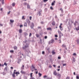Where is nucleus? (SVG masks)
<instances>
[{"instance_id":"obj_1","label":"nucleus","mask_w":79,"mask_h":79,"mask_svg":"<svg viewBox=\"0 0 79 79\" xmlns=\"http://www.w3.org/2000/svg\"><path fill=\"white\" fill-rule=\"evenodd\" d=\"M24 43H25L24 44H25L24 46H23L22 47L23 49L25 50V53H29L30 52V51L29 50L27 49L26 50V48H29V44H26V42H27V40H25L24 41H23Z\"/></svg>"},{"instance_id":"obj_2","label":"nucleus","mask_w":79,"mask_h":79,"mask_svg":"<svg viewBox=\"0 0 79 79\" xmlns=\"http://www.w3.org/2000/svg\"><path fill=\"white\" fill-rule=\"evenodd\" d=\"M16 71V70H14L13 73L12 74V77H14V78H15V74H16V76H18V74H17V73H15Z\"/></svg>"},{"instance_id":"obj_3","label":"nucleus","mask_w":79,"mask_h":79,"mask_svg":"<svg viewBox=\"0 0 79 79\" xmlns=\"http://www.w3.org/2000/svg\"><path fill=\"white\" fill-rule=\"evenodd\" d=\"M61 74H58L57 75V78L58 79H61Z\"/></svg>"},{"instance_id":"obj_4","label":"nucleus","mask_w":79,"mask_h":79,"mask_svg":"<svg viewBox=\"0 0 79 79\" xmlns=\"http://www.w3.org/2000/svg\"><path fill=\"white\" fill-rule=\"evenodd\" d=\"M58 33L60 35V36L61 35L62 36H63V34L61 33V32L60 31H58Z\"/></svg>"},{"instance_id":"obj_5","label":"nucleus","mask_w":79,"mask_h":79,"mask_svg":"<svg viewBox=\"0 0 79 79\" xmlns=\"http://www.w3.org/2000/svg\"><path fill=\"white\" fill-rule=\"evenodd\" d=\"M53 74H54V76H56L58 75V74L57 73H56V71H54Z\"/></svg>"},{"instance_id":"obj_6","label":"nucleus","mask_w":79,"mask_h":79,"mask_svg":"<svg viewBox=\"0 0 79 79\" xmlns=\"http://www.w3.org/2000/svg\"><path fill=\"white\" fill-rule=\"evenodd\" d=\"M34 26V25L33 23H32V25L31 26V29H33Z\"/></svg>"},{"instance_id":"obj_7","label":"nucleus","mask_w":79,"mask_h":79,"mask_svg":"<svg viewBox=\"0 0 79 79\" xmlns=\"http://www.w3.org/2000/svg\"><path fill=\"white\" fill-rule=\"evenodd\" d=\"M27 22L28 23V25H29V24H30V23H31V21H29V20L28 19H27Z\"/></svg>"},{"instance_id":"obj_8","label":"nucleus","mask_w":79,"mask_h":79,"mask_svg":"<svg viewBox=\"0 0 79 79\" xmlns=\"http://www.w3.org/2000/svg\"><path fill=\"white\" fill-rule=\"evenodd\" d=\"M47 30H48V31H52V28L50 27H49L48 28H47Z\"/></svg>"},{"instance_id":"obj_9","label":"nucleus","mask_w":79,"mask_h":79,"mask_svg":"<svg viewBox=\"0 0 79 79\" xmlns=\"http://www.w3.org/2000/svg\"><path fill=\"white\" fill-rule=\"evenodd\" d=\"M20 73H22V74H25L26 72L25 71H24L23 70H22L21 71Z\"/></svg>"},{"instance_id":"obj_10","label":"nucleus","mask_w":79,"mask_h":79,"mask_svg":"<svg viewBox=\"0 0 79 79\" xmlns=\"http://www.w3.org/2000/svg\"><path fill=\"white\" fill-rule=\"evenodd\" d=\"M19 33H20V34H21V33H22V32H23V30H22V29H20L19 30Z\"/></svg>"},{"instance_id":"obj_11","label":"nucleus","mask_w":79,"mask_h":79,"mask_svg":"<svg viewBox=\"0 0 79 79\" xmlns=\"http://www.w3.org/2000/svg\"><path fill=\"white\" fill-rule=\"evenodd\" d=\"M38 75L39 77H41L42 76V74L40 73H38Z\"/></svg>"},{"instance_id":"obj_12","label":"nucleus","mask_w":79,"mask_h":79,"mask_svg":"<svg viewBox=\"0 0 79 79\" xmlns=\"http://www.w3.org/2000/svg\"><path fill=\"white\" fill-rule=\"evenodd\" d=\"M59 27L61 31H63V28H62V27H61V26H59Z\"/></svg>"},{"instance_id":"obj_13","label":"nucleus","mask_w":79,"mask_h":79,"mask_svg":"<svg viewBox=\"0 0 79 79\" xmlns=\"http://www.w3.org/2000/svg\"><path fill=\"white\" fill-rule=\"evenodd\" d=\"M60 10L62 13H63V9H62V8L60 9Z\"/></svg>"},{"instance_id":"obj_14","label":"nucleus","mask_w":79,"mask_h":79,"mask_svg":"<svg viewBox=\"0 0 79 79\" xmlns=\"http://www.w3.org/2000/svg\"><path fill=\"white\" fill-rule=\"evenodd\" d=\"M21 59H19L18 63H19V64L20 62H21Z\"/></svg>"},{"instance_id":"obj_15","label":"nucleus","mask_w":79,"mask_h":79,"mask_svg":"<svg viewBox=\"0 0 79 79\" xmlns=\"http://www.w3.org/2000/svg\"><path fill=\"white\" fill-rule=\"evenodd\" d=\"M24 26H25V27H27V23H25Z\"/></svg>"},{"instance_id":"obj_16","label":"nucleus","mask_w":79,"mask_h":79,"mask_svg":"<svg viewBox=\"0 0 79 79\" xmlns=\"http://www.w3.org/2000/svg\"><path fill=\"white\" fill-rule=\"evenodd\" d=\"M14 50H17V48H18V47H17L15 46L14 47Z\"/></svg>"},{"instance_id":"obj_17","label":"nucleus","mask_w":79,"mask_h":79,"mask_svg":"<svg viewBox=\"0 0 79 79\" xmlns=\"http://www.w3.org/2000/svg\"><path fill=\"white\" fill-rule=\"evenodd\" d=\"M31 66H32V69H35V68L34 67V66H33V65H32Z\"/></svg>"},{"instance_id":"obj_18","label":"nucleus","mask_w":79,"mask_h":79,"mask_svg":"<svg viewBox=\"0 0 79 79\" xmlns=\"http://www.w3.org/2000/svg\"><path fill=\"white\" fill-rule=\"evenodd\" d=\"M76 29L77 31H79V26H78L77 28L76 27Z\"/></svg>"},{"instance_id":"obj_19","label":"nucleus","mask_w":79,"mask_h":79,"mask_svg":"<svg viewBox=\"0 0 79 79\" xmlns=\"http://www.w3.org/2000/svg\"><path fill=\"white\" fill-rule=\"evenodd\" d=\"M52 53L53 55H54V54H55V53H56L55 52V51H54V50L52 51Z\"/></svg>"},{"instance_id":"obj_20","label":"nucleus","mask_w":79,"mask_h":79,"mask_svg":"<svg viewBox=\"0 0 79 79\" xmlns=\"http://www.w3.org/2000/svg\"><path fill=\"white\" fill-rule=\"evenodd\" d=\"M52 24L53 26H55V22H53L52 23Z\"/></svg>"},{"instance_id":"obj_21","label":"nucleus","mask_w":79,"mask_h":79,"mask_svg":"<svg viewBox=\"0 0 79 79\" xmlns=\"http://www.w3.org/2000/svg\"><path fill=\"white\" fill-rule=\"evenodd\" d=\"M10 23H14V20H10Z\"/></svg>"},{"instance_id":"obj_22","label":"nucleus","mask_w":79,"mask_h":79,"mask_svg":"<svg viewBox=\"0 0 79 79\" xmlns=\"http://www.w3.org/2000/svg\"><path fill=\"white\" fill-rule=\"evenodd\" d=\"M27 8L29 9L30 8V6L29 4H27Z\"/></svg>"},{"instance_id":"obj_23","label":"nucleus","mask_w":79,"mask_h":79,"mask_svg":"<svg viewBox=\"0 0 79 79\" xmlns=\"http://www.w3.org/2000/svg\"><path fill=\"white\" fill-rule=\"evenodd\" d=\"M41 11H42V10L39 11V16H41V13H40V12H41Z\"/></svg>"},{"instance_id":"obj_24","label":"nucleus","mask_w":79,"mask_h":79,"mask_svg":"<svg viewBox=\"0 0 79 79\" xmlns=\"http://www.w3.org/2000/svg\"><path fill=\"white\" fill-rule=\"evenodd\" d=\"M2 5H3V4H4V0H2Z\"/></svg>"},{"instance_id":"obj_25","label":"nucleus","mask_w":79,"mask_h":79,"mask_svg":"<svg viewBox=\"0 0 79 79\" xmlns=\"http://www.w3.org/2000/svg\"><path fill=\"white\" fill-rule=\"evenodd\" d=\"M12 6H14L15 5V3H13L12 4Z\"/></svg>"},{"instance_id":"obj_26","label":"nucleus","mask_w":79,"mask_h":79,"mask_svg":"<svg viewBox=\"0 0 79 79\" xmlns=\"http://www.w3.org/2000/svg\"><path fill=\"white\" fill-rule=\"evenodd\" d=\"M10 52L11 53H13L14 52V51L13 50H10Z\"/></svg>"},{"instance_id":"obj_27","label":"nucleus","mask_w":79,"mask_h":79,"mask_svg":"<svg viewBox=\"0 0 79 79\" xmlns=\"http://www.w3.org/2000/svg\"><path fill=\"white\" fill-rule=\"evenodd\" d=\"M36 37H39V35L38 34H36Z\"/></svg>"},{"instance_id":"obj_28","label":"nucleus","mask_w":79,"mask_h":79,"mask_svg":"<svg viewBox=\"0 0 79 79\" xmlns=\"http://www.w3.org/2000/svg\"><path fill=\"white\" fill-rule=\"evenodd\" d=\"M77 23V21H75V23H74V26H76V24Z\"/></svg>"},{"instance_id":"obj_29","label":"nucleus","mask_w":79,"mask_h":79,"mask_svg":"<svg viewBox=\"0 0 79 79\" xmlns=\"http://www.w3.org/2000/svg\"><path fill=\"white\" fill-rule=\"evenodd\" d=\"M77 44H79V39H78L77 40Z\"/></svg>"},{"instance_id":"obj_30","label":"nucleus","mask_w":79,"mask_h":79,"mask_svg":"<svg viewBox=\"0 0 79 79\" xmlns=\"http://www.w3.org/2000/svg\"><path fill=\"white\" fill-rule=\"evenodd\" d=\"M4 65H5L6 66H7V64L6 63V62H5L4 64Z\"/></svg>"},{"instance_id":"obj_31","label":"nucleus","mask_w":79,"mask_h":79,"mask_svg":"<svg viewBox=\"0 0 79 79\" xmlns=\"http://www.w3.org/2000/svg\"><path fill=\"white\" fill-rule=\"evenodd\" d=\"M75 58H73V62H75Z\"/></svg>"},{"instance_id":"obj_32","label":"nucleus","mask_w":79,"mask_h":79,"mask_svg":"<svg viewBox=\"0 0 79 79\" xmlns=\"http://www.w3.org/2000/svg\"><path fill=\"white\" fill-rule=\"evenodd\" d=\"M26 19L24 18V16H23L22 17V19Z\"/></svg>"},{"instance_id":"obj_33","label":"nucleus","mask_w":79,"mask_h":79,"mask_svg":"<svg viewBox=\"0 0 79 79\" xmlns=\"http://www.w3.org/2000/svg\"><path fill=\"white\" fill-rule=\"evenodd\" d=\"M65 79H70V77H67Z\"/></svg>"},{"instance_id":"obj_34","label":"nucleus","mask_w":79,"mask_h":79,"mask_svg":"<svg viewBox=\"0 0 79 79\" xmlns=\"http://www.w3.org/2000/svg\"><path fill=\"white\" fill-rule=\"evenodd\" d=\"M62 47H66V45H64V44H63L62 45Z\"/></svg>"},{"instance_id":"obj_35","label":"nucleus","mask_w":79,"mask_h":79,"mask_svg":"<svg viewBox=\"0 0 79 79\" xmlns=\"http://www.w3.org/2000/svg\"><path fill=\"white\" fill-rule=\"evenodd\" d=\"M51 43H53V41H49V44H50Z\"/></svg>"},{"instance_id":"obj_36","label":"nucleus","mask_w":79,"mask_h":79,"mask_svg":"<svg viewBox=\"0 0 79 79\" xmlns=\"http://www.w3.org/2000/svg\"><path fill=\"white\" fill-rule=\"evenodd\" d=\"M76 79H79V76H76Z\"/></svg>"},{"instance_id":"obj_37","label":"nucleus","mask_w":79,"mask_h":79,"mask_svg":"<svg viewBox=\"0 0 79 79\" xmlns=\"http://www.w3.org/2000/svg\"><path fill=\"white\" fill-rule=\"evenodd\" d=\"M24 79H27V77L26 76H24Z\"/></svg>"},{"instance_id":"obj_38","label":"nucleus","mask_w":79,"mask_h":79,"mask_svg":"<svg viewBox=\"0 0 79 79\" xmlns=\"http://www.w3.org/2000/svg\"><path fill=\"white\" fill-rule=\"evenodd\" d=\"M4 70H5V71H7V68H6V67L5 68Z\"/></svg>"},{"instance_id":"obj_39","label":"nucleus","mask_w":79,"mask_h":79,"mask_svg":"<svg viewBox=\"0 0 79 79\" xmlns=\"http://www.w3.org/2000/svg\"><path fill=\"white\" fill-rule=\"evenodd\" d=\"M32 36V34L31 33H30L29 35V37H31Z\"/></svg>"},{"instance_id":"obj_40","label":"nucleus","mask_w":79,"mask_h":79,"mask_svg":"<svg viewBox=\"0 0 79 79\" xmlns=\"http://www.w3.org/2000/svg\"><path fill=\"white\" fill-rule=\"evenodd\" d=\"M50 9H51V10H53V7H52V6L50 7Z\"/></svg>"},{"instance_id":"obj_41","label":"nucleus","mask_w":79,"mask_h":79,"mask_svg":"<svg viewBox=\"0 0 79 79\" xmlns=\"http://www.w3.org/2000/svg\"><path fill=\"white\" fill-rule=\"evenodd\" d=\"M32 74H33L32 73H31L30 74V77H32Z\"/></svg>"},{"instance_id":"obj_42","label":"nucleus","mask_w":79,"mask_h":79,"mask_svg":"<svg viewBox=\"0 0 79 79\" xmlns=\"http://www.w3.org/2000/svg\"><path fill=\"white\" fill-rule=\"evenodd\" d=\"M15 73H17V74H20V73L19 72H15Z\"/></svg>"},{"instance_id":"obj_43","label":"nucleus","mask_w":79,"mask_h":79,"mask_svg":"<svg viewBox=\"0 0 79 79\" xmlns=\"http://www.w3.org/2000/svg\"><path fill=\"white\" fill-rule=\"evenodd\" d=\"M48 1V0H44V2H46Z\"/></svg>"},{"instance_id":"obj_44","label":"nucleus","mask_w":79,"mask_h":79,"mask_svg":"<svg viewBox=\"0 0 79 79\" xmlns=\"http://www.w3.org/2000/svg\"><path fill=\"white\" fill-rule=\"evenodd\" d=\"M44 78H45L46 77H47V75H45L44 77Z\"/></svg>"},{"instance_id":"obj_45","label":"nucleus","mask_w":79,"mask_h":79,"mask_svg":"<svg viewBox=\"0 0 79 79\" xmlns=\"http://www.w3.org/2000/svg\"><path fill=\"white\" fill-rule=\"evenodd\" d=\"M59 43L60 44H61V40H59Z\"/></svg>"},{"instance_id":"obj_46","label":"nucleus","mask_w":79,"mask_h":79,"mask_svg":"<svg viewBox=\"0 0 79 79\" xmlns=\"http://www.w3.org/2000/svg\"><path fill=\"white\" fill-rule=\"evenodd\" d=\"M54 5H55V4H54V2H52V5L53 6Z\"/></svg>"},{"instance_id":"obj_47","label":"nucleus","mask_w":79,"mask_h":79,"mask_svg":"<svg viewBox=\"0 0 79 79\" xmlns=\"http://www.w3.org/2000/svg\"><path fill=\"white\" fill-rule=\"evenodd\" d=\"M66 63L63 64V66H66Z\"/></svg>"},{"instance_id":"obj_48","label":"nucleus","mask_w":79,"mask_h":79,"mask_svg":"<svg viewBox=\"0 0 79 79\" xmlns=\"http://www.w3.org/2000/svg\"><path fill=\"white\" fill-rule=\"evenodd\" d=\"M30 20H31V19H32V17L31 16L30 17Z\"/></svg>"},{"instance_id":"obj_49","label":"nucleus","mask_w":79,"mask_h":79,"mask_svg":"<svg viewBox=\"0 0 79 79\" xmlns=\"http://www.w3.org/2000/svg\"><path fill=\"white\" fill-rule=\"evenodd\" d=\"M44 10L45 11H47V8H45Z\"/></svg>"},{"instance_id":"obj_50","label":"nucleus","mask_w":79,"mask_h":79,"mask_svg":"<svg viewBox=\"0 0 79 79\" xmlns=\"http://www.w3.org/2000/svg\"><path fill=\"white\" fill-rule=\"evenodd\" d=\"M42 53L44 55L45 53V52L43 51L42 52Z\"/></svg>"},{"instance_id":"obj_51","label":"nucleus","mask_w":79,"mask_h":79,"mask_svg":"<svg viewBox=\"0 0 79 79\" xmlns=\"http://www.w3.org/2000/svg\"><path fill=\"white\" fill-rule=\"evenodd\" d=\"M38 29H41V27H38Z\"/></svg>"},{"instance_id":"obj_52","label":"nucleus","mask_w":79,"mask_h":79,"mask_svg":"<svg viewBox=\"0 0 79 79\" xmlns=\"http://www.w3.org/2000/svg\"><path fill=\"white\" fill-rule=\"evenodd\" d=\"M58 59H59V60H60L61 59V57L59 56L58 57Z\"/></svg>"},{"instance_id":"obj_53","label":"nucleus","mask_w":79,"mask_h":79,"mask_svg":"<svg viewBox=\"0 0 79 79\" xmlns=\"http://www.w3.org/2000/svg\"><path fill=\"white\" fill-rule=\"evenodd\" d=\"M45 39H47V36H45L44 37Z\"/></svg>"},{"instance_id":"obj_54","label":"nucleus","mask_w":79,"mask_h":79,"mask_svg":"<svg viewBox=\"0 0 79 79\" xmlns=\"http://www.w3.org/2000/svg\"><path fill=\"white\" fill-rule=\"evenodd\" d=\"M73 55H74V56H76V53H74L73 54Z\"/></svg>"},{"instance_id":"obj_55","label":"nucleus","mask_w":79,"mask_h":79,"mask_svg":"<svg viewBox=\"0 0 79 79\" xmlns=\"http://www.w3.org/2000/svg\"><path fill=\"white\" fill-rule=\"evenodd\" d=\"M55 37H58V35H55Z\"/></svg>"},{"instance_id":"obj_56","label":"nucleus","mask_w":79,"mask_h":79,"mask_svg":"<svg viewBox=\"0 0 79 79\" xmlns=\"http://www.w3.org/2000/svg\"><path fill=\"white\" fill-rule=\"evenodd\" d=\"M23 25H20V27H23Z\"/></svg>"},{"instance_id":"obj_57","label":"nucleus","mask_w":79,"mask_h":79,"mask_svg":"<svg viewBox=\"0 0 79 79\" xmlns=\"http://www.w3.org/2000/svg\"><path fill=\"white\" fill-rule=\"evenodd\" d=\"M10 12H11V11H9L8 12V15L10 13Z\"/></svg>"},{"instance_id":"obj_58","label":"nucleus","mask_w":79,"mask_h":79,"mask_svg":"<svg viewBox=\"0 0 79 79\" xmlns=\"http://www.w3.org/2000/svg\"><path fill=\"white\" fill-rule=\"evenodd\" d=\"M1 66H2V67H3L4 66V64H2L1 65Z\"/></svg>"},{"instance_id":"obj_59","label":"nucleus","mask_w":79,"mask_h":79,"mask_svg":"<svg viewBox=\"0 0 79 79\" xmlns=\"http://www.w3.org/2000/svg\"><path fill=\"white\" fill-rule=\"evenodd\" d=\"M63 16V14H60V16Z\"/></svg>"},{"instance_id":"obj_60","label":"nucleus","mask_w":79,"mask_h":79,"mask_svg":"<svg viewBox=\"0 0 79 79\" xmlns=\"http://www.w3.org/2000/svg\"><path fill=\"white\" fill-rule=\"evenodd\" d=\"M10 68L11 69H13V67H10Z\"/></svg>"},{"instance_id":"obj_61","label":"nucleus","mask_w":79,"mask_h":79,"mask_svg":"<svg viewBox=\"0 0 79 79\" xmlns=\"http://www.w3.org/2000/svg\"><path fill=\"white\" fill-rule=\"evenodd\" d=\"M31 79H34V78L33 77H31Z\"/></svg>"},{"instance_id":"obj_62","label":"nucleus","mask_w":79,"mask_h":79,"mask_svg":"<svg viewBox=\"0 0 79 79\" xmlns=\"http://www.w3.org/2000/svg\"><path fill=\"white\" fill-rule=\"evenodd\" d=\"M0 25L1 26H3V24H0Z\"/></svg>"},{"instance_id":"obj_63","label":"nucleus","mask_w":79,"mask_h":79,"mask_svg":"<svg viewBox=\"0 0 79 79\" xmlns=\"http://www.w3.org/2000/svg\"><path fill=\"white\" fill-rule=\"evenodd\" d=\"M41 24H44V22H41Z\"/></svg>"},{"instance_id":"obj_64","label":"nucleus","mask_w":79,"mask_h":79,"mask_svg":"<svg viewBox=\"0 0 79 79\" xmlns=\"http://www.w3.org/2000/svg\"><path fill=\"white\" fill-rule=\"evenodd\" d=\"M47 79H51V78L48 77V78H47Z\"/></svg>"}]
</instances>
